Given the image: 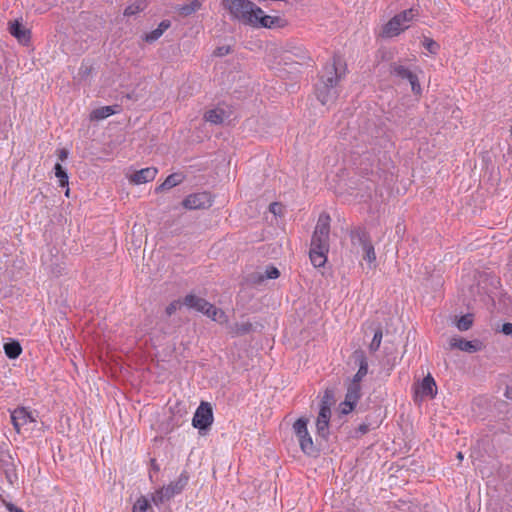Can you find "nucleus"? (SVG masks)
Segmentation results:
<instances>
[{
  "instance_id": "obj_27",
  "label": "nucleus",
  "mask_w": 512,
  "mask_h": 512,
  "mask_svg": "<svg viewBox=\"0 0 512 512\" xmlns=\"http://www.w3.org/2000/svg\"><path fill=\"white\" fill-rule=\"evenodd\" d=\"M4 474L5 479L9 485L14 486L15 484H17L18 475L13 465H8L4 470Z\"/></svg>"
},
{
  "instance_id": "obj_8",
  "label": "nucleus",
  "mask_w": 512,
  "mask_h": 512,
  "mask_svg": "<svg viewBox=\"0 0 512 512\" xmlns=\"http://www.w3.org/2000/svg\"><path fill=\"white\" fill-rule=\"evenodd\" d=\"M213 422L212 408L208 403L202 402L196 409L194 417L192 419V425L198 429H206Z\"/></svg>"
},
{
  "instance_id": "obj_36",
  "label": "nucleus",
  "mask_w": 512,
  "mask_h": 512,
  "mask_svg": "<svg viewBox=\"0 0 512 512\" xmlns=\"http://www.w3.org/2000/svg\"><path fill=\"white\" fill-rule=\"evenodd\" d=\"M3 503L9 512H24V510L22 508L17 507L16 505H14L11 502L3 501Z\"/></svg>"
},
{
  "instance_id": "obj_17",
  "label": "nucleus",
  "mask_w": 512,
  "mask_h": 512,
  "mask_svg": "<svg viewBox=\"0 0 512 512\" xmlns=\"http://www.w3.org/2000/svg\"><path fill=\"white\" fill-rule=\"evenodd\" d=\"M9 32L21 44L25 45L30 41V31L18 20H15L9 24Z\"/></svg>"
},
{
  "instance_id": "obj_26",
  "label": "nucleus",
  "mask_w": 512,
  "mask_h": 512,
  "mask_svg": "<svg viewBox=\"0 0 512 512\" xmlns=\"http://www.w3.org/2000/svg\"><path fill=\"white\" fill-rule=\"evenodd\" d=\"M472 324H473L472 315L466 314V315L461 316L458 319L456 326L460 331H467L468 329L471 328Z\"/></svg>"
},
{
  "instance_id": "obj_14",
  "label": "nucleus",
  "mask_w": 512,
  "mask_h": 512,
  "mask_svg": "<svg viewBox=\"0 0 512 512\" xmlns=\"http://www.w3.org/2000/svg\"><path fill=\"white\" fill-rule=\"evenodd\" d=\"M157 174L158 169L156 167H146L131 174L128 179L130 183L140 185L153 181Z\"/></svg>"
},
{
  "instance_id": "obj_24",
  "label": "nucleus",
  "mask_w": 512,
  "mask_h": 512,
  "mask_svg": "<svg viewBox=\"0 0 512 512\" xmlns=\"http://www.w3.org/2000/svg\"><path fill=\"white\" fill-rule=\"evenodd\" d=\"M4 351L8 358L16 359L21 354L22 348L18 342L13 341L4 345Z\"/></svg>"
},
{
  "instance_id": "obj_22",
  "label": "nucleus",
  "mask_w": 512,
  "mask_h": 512,
  "mask_svg": "<svg viewBox=\"0 0 512 512\" xmlns=\"http://www.w3.org/2000/svg\"><path fill=\"white\" fill-rule=\"evenodd\" d=\"M170 27V22L167 20L162 21L159 26L153 30L152 32L145 35V40L147 42L156 41L158 38L162 36V34Z\"/></svg>"
},
{
  "instance_id": "obj_3",
  "label": "nucleus",
  "mask_w": 512,
  "mask_h": 512,
  "mask_svg": "<svg viewBox=\"0 0 512 512\" xmlns=\"http://www.w3.org/2000/svg\"><path fill=\"white\" fill-rule=\"evenodd\" d=\"M340 66L341 60L334 58L332 64L325 66V73L321 76L320 82L317 84L316 95L323 105L334 103L338 97L336 86L342 77Z\"/></svg>"
},
{
  "instance_id": "obj_33",
  "label": "nucleus",
  "mask_w": 512,
  "mask_h": 512,
  "mask_svg": "<svg viewBox=\"0 0 512 512\" xmlns=\"http://www.w3.org/2000/svg\"><path fill=\"white\" fill-rule=\"evenodd\" d=\"M279 275V270L276 267L270 266L266 268L264 276H261L260 278L276 279L279 277Z\"/></svg>"
},
{
  "instance_id": "obj_4",
  "label": "nucleus",
  "mask_w": 512,
  "mask_h": 512,
  "mask_svg": "<svg viewBox=\"0 0 512 512\" xmlns=\"http://www.w3.org/2000/svg\"><path fill=\"white\" fill-rule=\"evenodd\" d=\"M183 305L189 309L201 312L210 319L220 324L228 322V316L220 309L206 301L205 299L198 297L194 294H189L184 298Z\"/></svg>"
},
{
  "instance_id": "obj_12",
  "label": "nucleus",
  "mask_w": 512,
  "mask_h": 512,
  "mask_svg": "<svg viewBox=\"0 0 512 512\" xmlns=\"http://www.w3.org/2000/svg\"><path fill=\"white\" fill-rule=\"evenodd\" d=\"M391 72L402 79H407L411 84L412 91L416 94L420 93L421 87L418 82L417 76L412 73L408 68L403 65L394 64L391 67Z\"/></svg>"
},
{
  "instance_id": "obj_30",
  "label": "nucleus",
  "mask_w": 512,
  "mask_h": 512,
  "mask_svg": "<svg viewBox=\"0 0 512 512\" xmlns=\"http://www.w3.org/2000/svg\"><path fill=\"white\" fill-rule=\"evenodd\" d=\"M382 331L379 329L374 333L373 339L369 345V349L371 352H375L379 349L382 341Z\"/></svg>"
},
{
  "instance_id": "obj_7",
  "label": "nucleus",
  "mask_w": 512,
  "mask_h": 512,
  "mask_svg": "<svg viewBox=\"0 0 512 512\" xmlns=\"http://www.w3.org/2000/svg\"><path fill=\"white\" fill-rule=\"evenodd\" d=\"M307 424V419H297L293 424V432L297 438L301 451L308 456H312L316 455L317 449L308 431Z\"/></svg>"
},
{
  "instance_id": "obj_13",
  "label": "nucleus",
  "mask_w": 512,
  "mask_h": 512,
  "mask_svg": "<svg viewBox=\"0 0 512 512\" xmlns=\"http://www.w3.org/2000/svg\"><path fill=\"white\" fill-rule=\"evenodd\" d=\"M330 417L331 409L327 403L323 402L316 419L317 433L322 437H326L328 435Z\"/></svg>"
},
{
  "instance_id": "obj_19",
  "label": "nucleus",
  "mask_w": 512,
  "mask_h": 512,
  "mask_svg": "<svg viewBox=\"0 0 512 512\" xmlns=\"http://www.w3.org/2000/svg\"><path fill=\"white\" fill-rule=\"evenodd\" d=\"M184 180V176L181 173L170 174L162 184L155 188V193H161L165 190H170L173 187L181 184Z\"/></svg>"
},
{
  "instance_id": "obj_11",
  "label": "nucleus",
  "mask_w": 512,
  "mask_h": 512,
  "mask_svg": "<svg viewBox=\"0 0 512 512\" xmlns=\"http://www.w3.org/2000/svg\"><path fill=\"white\" fill-rule=\"evenodd\" d=\"M11 421L15 430L20 433L26 425L35 422L32 413L25 407H18L11 413Z\"/></svg>"
},
{
  "instance_id": "obj_31",
  "label": "nucleus",
  "mask_w": 512,
  "mask_h": 512,
  "mask_svg": "<svg viewBox=\"0 0 512 512\" xmlns=\"http://www.w3.org/2000/svg\"><path fill=\"white\" fill-rule=\"evenodd\" d=\"M148 506V500L145 497H141L135 502L132 512H146Z\"/></svg>"
},
{
  "instance_id": "obj_40",
  "label": "nucleus",
  "mask_w": 512,
  "mask_h": 512,
  "mask_svg": "<svg viewBox=\"0 0 512 512\" xmlns=\"http://www.w3.org/2000/svg\"><path fill=\"white\" fill-rule=\"evenodd\" d=\"M463 458H464V456H463L462 452H458V453H457V459H458L459 461H462V460H463Z\"/></svg>"
},
{
  "instance_id": "obj_34",
  "label": "nucleus",
  "mask_w": 512,
  "mask_h": 512,
  "mask_svg": "<svg viewBox=\"0 0 512 512\" xmlns=\"http://www.w3.org/2000/svg\"><path fill=\"white\" fill-rule=\"evenodd\" d=\"M181 305L182 303L179 300L171 302L166 308V314L168 316H171L181 307Z\"/></svg>"
},
{
  "instance_id": "obj_28",
  "label": "nucleus",
  "mask_w": 512,
  "mask_h": 512,
  "mask_svg": "<svg viewBox=\"0 0 512 512\" xmlns=\"http://www.w3.org/2000/svg\"><path fill=\"white\" fill-rule=\"evenodd\" d=\"M55 169V176L59 179V184L62 187L68 186V175L66 171L63 169V167L57 163L54 167Z\"/></svg>"
},
{
  "instance_id": "obj_35",
  "label": "nucleus",
  "mask_w": 512,
  "mask_h": 512,
  "mask_svg": "<svg viewBox=\"0 0 512 512\" xmlns=\"http://www.w3.org/2000/svg\"><path fill=\"white\" fill-rule=\"evenodd\" d=\"M269 211L273 213L275 216L281 215L282 213V205L274 202L269 205Z\"/></svg>"
},
{
  "instance_id": "obj_32",
  "label": "nucleus",
  "mask_w": 512,
  "mask_h": 512,
  "mask_svg": "<svg viewBox=\"0 0 512 512\" xmlns=\"http://www.w3.org/2000/svg\"><path fill=\"white\" fill-rule=\"evenodd\" d=\"M143 9H144V5H143L142 2L134 3V4H131L128 7H126V9L124 11V15L132 16V15H135L136 13H138L139 11H141Z\"/></svg>"
},
{
  "instance_id": "obj_10",
  "label": "nucleus",
  "mask_w": 512,
  "mask_h": 512,
  "mask_svg": "<svg viewBox=\"0 0 512 512\" xmlns=\"http://www.w3.org/2000/svg\"><path fill=\"white\" fill-rule=\"evenodd\" d=\"M361 396V384L351 381L347 388L345 401L341 404L342 413L348 414L353 410Z\"/></svg>"
},
{
  "instance_id": "obj_16",
  "label": "nucleus",
  "mask_w": 512,
  "mask_h": 512,
  "mask_svg": "<svg viewBox=\"0 0 512 512\" xmlns=\"http://www.w3.org/2000/svg\"><path fill=\"white\" fill-rule=\"evenodd\" d=\"M357 238L362 247L363 259L367 261L370 265L374 264L376 261V253L374 246L368 240L367 236L364 233H358Z\"/></svg>"
},
{
  "instance_id": "obj_18",
  "label": "nucleus",
  "mask_w": 512,
  "mask_h": 512,
  "mask_svg": "<svg viewBox=\"0 0 512 512\" xmlns=\"http://www.w3.org/2000/svg\"><path fill=\"white\" fill-rule=\"evenodd\" d=\"M354 357L359 364V368L351 381L360 383L368 373V361L362 351H356Z\"/></svg>"
},
{
  "instance_id": "obj_6",
  "label": "nucleus",
  "mask_w": 512,
  "mask_h": 512,
  "mask_svg": "<svg viewBox=\"0 0 512 512\" xmlns=\"http://www.w3.org/2000/svg\"><path fill=\"white\" fill-rule=\"evenodd\" d=\"M188 475L186 473H181L180 476L173 482H171L169 485L162 487L161 489L157 490L152 495V502L159 506L160 504H163L165 501H168L175 495L181 493V491L184 489V487L188 483Z\"/></svg>"
},
{
  "instance_id": "obj_1",
  "label": "nucleus",
  "mask_w": 512,
  "mask_h": 512,
  "mask_svg": "<svg viewBox=\"0 0 512 512\" xmlns=\"http://www.w3.org/2000/svg\"><path fill=\"white\" fill-rule=\"evenodd\" d=\"M223 5L232 20L254 28H273L280 22V18L265 15L260 7L249 0H223Z\"/></svg>"
},
{
  "instance_id": "obj_20",
  "label": "nucleus",
  "mask_w": 512,
  "mask_h": 512,
  "mask_svg": "<svg viewBox=\"0 0 512 512\" xmlns=\"http://www.w3.org/2000/svg\"><path fill=\"white\" fill-rule=\"evenodd\" d=\"M227 118V115L225 113V111L221 108H215V109H211V110H208L205 115H204V119L211 123V124H222L224 122V120Z\"/></svg>"
},
{
  "instance_id": "obj_39",
  "label": "nucleus",
  "mask_w": 512,
  "mask_h": 512,
  "mask_svg": "<svg viewBox=\"0 0 512 512\" xmlns=\"http://www.w3.org/2000/svg\"><path fill=\"white\" fill-rule=\"evenodd\" d=\"M58 156H59V159H60L61 161L66 160V159H67V157H68V152H67V150H65V149H60V150H59V153H58Z\"/></svg>"
},
{
  "instance_id": "obj_21",
  "label": "nucleus",
  "mask_w": 512,
  "mask_h": 512,
  "mask_svg": "<svg viewBox=\"0 0 512 512\" xmlns=\"http://www.w3.org/2000/svg\"><path fill=\"white\" fill-rule=\"evenodd\" d=\"M420 389H421L422 395L434 397V395L436 393V383H435L434 379L430 375L425 377L422 380Z\"/></svg>"
},
{
  "instance_id": "obj_25",
  "label": "nucleus",
  "mask_w": 512,
  "mask_h": 512,
  "mask_svg": "<svg viewBox=\"0 0 512 512\" xmlns=\"http://www.w3.org/2000/svg\"><path fill=\"white\" fill-rule=\"evenodd\" d=\"M201 7V2L199 0H193L188 5H183L179 8L180 14L183 16H188L197 10H199Z\"/></svg>"
},
{
  "instance_id": "obj_9",
  "label": "nucleus",
  "mask_w": 512,
  "mask_h": 512,
  "mask_svg": "<svg viewBox=\"0 0 512 512\" xmlns=\"http://www.w3.org/2000/svg\"><path fill=\"white\" fill-rule=\"evenodd\" d=\"M211 195L207 192L194 193L183 200V206L189 210L205 209L212 205Z\"/></svg>"
},
{
  "instance_id": "obj_37",
  "label": "nucleus",
  "mask_w": 512,
  "mask_h": 512,
  "mask_svg": "<svg viewBox=\"0 0 512 512\" xmlns=\"http://www.w3.org/2000/svg\"><path fill=\"white\" fill-rule=\"evenodd\" d=\"M230 51V48L228 46H222V47H218L215 51V54L217 56H224L226 54H228Z\"/></svg>"
},
{
  "instance_id": "obj_38",
  "label": "nucleus",
  "mask_w": 512,
  "mask_h": 512,
  "mask_svg": "<svg viewBox=\"0 0 512 512\" xmlns=\"http://www.w3.org/2000/svg\"><path fill=\"white\" fill-rule=\"evenodd\" d=\"M502 332L506 335L512 334V323H504L502 326Z\"/></svg>"
},
{
  "instance_id": "obj_29",
  "label": "nucleus",
  "mask_w": 512,
  "mask_h": 512,
  "mask_svg": "<svg viewBox=\"0 0 512 512\" xmlns=\"http://www.w3.org/2000/svg\"><path fill=\"white\" fill-rule=\"evenodd\" d=\"M422 44L430 54H436L440 48L437 42L428 37H424Z\"/></svg>"
},
{
  "instance_id": "obj_5",
  "label": "nucleus",
  "mask_w": 512,
  "mask_h": 512,
  "mask_svg": "<svg viewBox=\"0 0 512 512\" xmlns=\"http://www.w3.org/2000/svg\"><path fill=\"white\" fill-rule=\"evenodd\" d=\"M418 11L414 8L405 10L395 15L384 27L383 34L386 37H394L409 28L411 22L417 17Z\"/></svg>"
},
{
  "instance_id": "obj_15",
  "label": "nucleus",
  "mask_w": 512,
  "mask_h": 512,
  "mask_svg": "<svg viewBox=\"0 0 512 512\" xmlns=\"http://www.w3.org/2000/svg\"><path fill=\"white\" fill-rule=\"evenodd\" d=\"M450 346L457 348L461 351L473 353L482 349V343L479 340H465L459 337H453L450 339Z\"/></svg>"
},
{
  "instance_id": "obj_23",
  "label": "nucleus",
  "mask_w": 512,
  "mask_h": 512,
  "mask_svg": "<svg viewBox=\"0 0 512 512\" xmlns=\"http://www.w3.org/2000/svg\"><path fill=\"white\" fill-rule=\"evenodd\" d=\"M115 113V109L113 106H104L98 109H95L91 113V119L94 120H102L105 119Z\"/></svg>"
},
{
  "instance_id": "obj_41",
  "label": "nucleus",
  "mask_w": 512,
  "mask_h": 512,
  "mask_svg": "<svg viewBox=\"0 0 512 512\" xmlns=\"http://www.w3.org/2000/svg\"><path fill=\"white\" fill-rule=\"evenodd\" d=\"M69 191H70V190H69V188H67V189H66V192H65V195H66V196H69Z\"/></svg>"
},
{
  "instance_id": "obj_2",
  "label": "nucleus",
  "mask_w": 512,
  "mask_h": 512,
  "mask_svg": "<svg viewBox=\"0 0 512 512\" xmlns=\"http://www.w3.org/2000/svg\"><path fill=\"white\" fill-rule=\"evenodd\" d=\"M330 216L326 213L320 214L310 248V260L314 267H322L327 261L329 251Z\"/></svg>"
}]
</instances>
